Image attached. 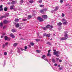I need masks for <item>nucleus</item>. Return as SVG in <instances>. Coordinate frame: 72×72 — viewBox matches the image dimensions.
<instances>
[{"label":"nucleus","mask_w":72,"mask_h":72,"mask_svg":"<svg viewBox=\"0 0 72 72\" xmlns=\"http://www.w3.org/2000/svg\"><path fill=\"white\" fill-rule=\"evenodd\" d=\"M53 54L54 55H56V56L58 57H59V55L58 54H60V52L59 51H56L55 52H54Z\"/></svg>","instance_id":"nucleus-1"},{"label":"nucleus","mask_w":72,"mask_h":72,"mask_svg":"<svg viewBox=\"0 0 72 72\" xmlns=\"http://www.w3.org/2000/svg\"><path fill=\"white\" fill-rule=\"evenodd\" d=\"M46 27L47 28H50V30L51 31V30H52V28H53V26L52 25H48L46 26Z\"/></svg>","instance_id":"nucleus-2"},{"label":"nucleus","mask_w":72,"mask_h":72,"mask_svg":"<svg viewBox=\"0 0 72 72\" xmlns=\"http://www.w3.org/2000/svg\"><path fill=\"white\" fill-rule=\"evenodd\" d=\"M37 19L39 21V22H42L44 21V20L42 18L40 17H39L37 18Z\"/></svg>","instance_id":"nucleus-3"},{"label":"nucleus","mask_w":72,"mask_h":72,"mask_svg":"<svg viewBox=\"0 0 72 72\" xmlns=\"http://www.w3.org/2000/svg\"><path fill=\"white\" fill-rule=\"evenodd\" d=\"M50 33H49L48 34H47L46 33H44L43 34V36H50Z\"/></svg>","instance_id":"nucleus-4"},{"label":"nucleus","mask_w":72,"mask_h":72,"mask_svg":"<svg viewBox=\"0 0 72 72\" xmlns=\"http://www.w3.org/2000/svg\"><path fill=\"white\" fill-rule=\"evenodd\" d=\"M68 38V37H63L61 38L60 39V40H67V39Z\"/></svg>","instance_id":"nucleus-5"},{"label":"nucleus","mask_w":72,"mask_h":72,"mask_svg":"<svg viewBox=\"0 0 72 72\" xmlns=\"http://www.w3.org/2000/svg\"><path fill=\"white\" fill-rule=\"evenodd\" d=\"M46 11V9H43L40 10V13H43L44 12H45Z\"/></svg>","instance_id":"nucleus-6"},{"label":"nucleus","mask_w":72,"mask_h":72,"mask_svg":"<svg viewBox=\"0 0 72 72\" xmlns=\"http://www.w3.org/2000/svg\"><path fill=\"white\" fill-rule=\"evenodd\" d=\"M42 17L44 19H46L48 18V16L46 15H43Z\"/></svg>","instance_id":"nucleus-7"},{"label":"nucleus","mask_w":72,"mask_h":72,"mask_svg":"<svg viewBox=\"0 0 72 72\" xmlns=\"http://www.w3.org/2000/svg\"><path fill=\"white\" fill-rule=\"evenodd\" d=\"M4 38L5 39V40H8V41H9L10 40V38H8V37L5 36L4 37Z\"/></svg>","instance_id":"nucleus-8"},{"label":"nucleus","mask_w":72,"mask_h":72,"mask_svg":"<svg viewBox=\"0 0 72 72\" xmlns=\"http://www.w3.org/2000/svg\"><path fill=\"white\" fill-rule=\"evenodd\" d=\"M64 33L66 34L64 35V36H69L68 35L66 34V33H68L67 31L64 32Z\"/></svg>","instance_id":"nucleus-9"},{"label":"nucleus","mask_w":72,"mask_h":72,"mask_svg":"<svg viewBox=\"0 0 72 72\" xmlns=\"http://www.w3.org/2000/svg\"><path fill=\"white\" fill-rule=\"evenodd\" d=\"M14 7V5L10 6V9H11V10H12V9H14L13 8Z\"/></svg>","instance_id":"nucleus-10"},{"label":"nucleus","mask_w":72,"mask_h":72,"mask_svg":"<svg viewBox=\"0 0 72 72\" xmlns=\"http://www.w3.org/2000/svg\"><path fill=\"white\" fill-rule=\"evenodd\" d=\"M58 8H59V7H58V6L56 7L54 10V11H57V10H58Z\"/></svg>","instance_id":"nucleus-11"},{"label":"nucleus","mask_w":72,"mask_h":72,"mask_svg":"<svg viewBox=\"0 0 72 72\" xmlns=\"http://www.w3.org/2000/svg\"><path fill=\"white\" fill-rule=\"evenodd\" d=\"M62 23L61 22H59L57 23V25L58 26H60L62 25Z\"/></svg>","instance_id":"nucleus-12"},{"label":"nucleus","mask_w":72,"mask_h":72,"mask_svg":"<svg viewBox=\"0 0 72 72\" xmlns=\"http://www.w3.org/2000/svg\"><path fill=\"white\" fill-rule=\"evenodd\" d=\"M16 1H13L12 3H11V4H15V2Z\"/></svg>","instance_id":"nucleus-13"},{"label":"nucleus","mask_w":72,"mask_h":72,"mask_svg":"<svg viewBox=\"0 0 72 72\" xmlns=\"http://www.w3.org/2000/svg\"><path fill=\"white\" fill-rule=\"evenodd\" d=\"M46 58V55H43L42 56V58L43 59H44V58Z\"/></svg>","instance_id":"nucleus-14"},{"label":"nucleus","mask_w":72,"mask_h":72,"mask_svg":"<svg viewBox=\"0 0 72 72\" xmlns=\"http://www.w3.org/2000/svg\"><path fill=\"white\" fill-rule=\"evenodd\" d=\"M15 27H16L17 28L18 27H19V24H17L15 25Z\"/></svg>","instance_id":"nucleus-15"},{"label":"nucleus","mask_w":72,"mask_h":72,"mask_svg":"<svg viewBox=\"0 0 72 72\" xmlns=\"http://www.w3.org/2000/svg\"><path fill=\"white\" fill-rule=\"evenodd\" d=\"M3 23L2 22H1L0 23V27H3Z\"/></svg>","instance_id":"nucleus-16"},{"label":"nucleus","mask_w":72,"mask_h":72,"mask_svg":"<svg viewBox=\"0 0 72 72\" xmlns=\"http://www.w3.org/2000/svg\"><path fill=\"white\" fill-rule=\"evenodd\" d=\"M32 17V16L30 15H28V19H30Z\"/></svg>","instance_id":"nucleus-17"},{"label":"nucleus","mask_w":72,"mask_h":72,"mask_svg":"<svg viewBox=\"0 0 72 72\" xmlns=\"http://www.w3.org/2000/svg\"><path fill=\"white\" fill-rule=\"evenodd\" d=\"M3 22L4 23H8V21L6 20H4L3 21Z\"/></svg>","instance_id":"nucleus-18"},{"label":"nucleus","mask_w":72,"mask_h":72,"mask_svg":"<svg viewBox=\"0 0 72 72\" xmlns=\"http://www.w3.org/2000/svg\"><path fill=\"white\" fill-rule=\"evenodd\" d=\"M23 2H24L22 0H21V1H20L21 4V5H22V4H23Z\"/></svg>","instance_id":"nucleus-19"},{"label":"nucleus","mask_w":72,"mask_h":72,"mask_svg":"<svg viewBox=\"0 0 72 72\" xmlns=\"http://www.w3.org/2000/svg\"><path fill=\"white\" fill-rule=\"evenodd\" d=\"M29 2L30 3H33V0H30V1H29Z\"/></svg>","instance_id":"nucleus-20"},{"label":"nucleus","mask_w":72,"mask_h":72,"mask_svg":"<svg viewBox=\"0 0 72 72\" xmlns=\"http://www.w3.org/2000/svg\"><path fill=\"white\" fill-rule=\"evenodd\" d=\"M52 61L53 63H55V59L54 58L52 59Z\"/></svg>","instance_id":"nucleus-21"},{"label":"nucleus","mask_w":72,"mask_h":72,"mask_svg":"<svg viewBox=\"0 0 72 72\" xmlns=\"http://www.w3.org/2000/svg\"><path fill=\"white\" fill-rule=\"evenodd\" d=\"M36 53H40V52H41V51L40 50H36Z\"/></svg>","instance_id":"nucleus-22"},{"label":"nucleus","mask_w":72,"mask_h":72,"mask_svg":"<svg viewBox=\"0 0 72 72\" xmlns=\"http://www.w3.org/2000/svg\"><path fill=\"white\" fill-rule=\"evenodd\" d=\"M12 32H15L16 31H15V29H14L12 30Z\"/></svg>","instance_id":"nucleus-23"},{"label":"nucleus","mask_w":72,"mask_h":72,"mask_svg":"<svg viewBox=\"0 0 72 72\" xmlns=\"http://www.w3.org/2000/svg\"><path fill=\"white\" fill-rule=\"evenodd\" d=\"M30 44L32 46H33L34 45V43L33 42H30Z\"/></svg>","instance_id":"nucleus-24"},{"label":"nucleus","mask_w":72,"mask_h":72,"mask_svg":"<svg viewBox=\"0 0 72 72\" xmlns=\"http://www.w3.org/2000/svg\"><path fill=\"white\" fill-rule=\"evenodd\" d=\"M6 33H3V34L2 36H6Z\"/></svg>","instance_id":"nucleus-25"},{"label":"nucleus","mask_w":72,"mask_h":72,"mask_svg":"<svg viewBox=\"0 0 72 72\" xmlns=\"http://www.w3.org/2000/svg\"><path fill=\"white\" fill-rule=\"evenodd\" d=\"M7 10H8V8L6 7H5L4 8V11H7Z\"/></svg>","instance_id":"nucleus-26"},{"label":"nucleus","mask_w":72,"mask_h":72,"mask_svg":"<svg viewBox=\"0 0 72 72\" xmlns=\"http://www.w3.org/2000/svg\"><path fill=\"white\" fill-rule=\"evenodd\" d=\"M63 24H67V23H68V22H66V21H65L64 22H63Z\"/></svg>","instance_id":"nucleus-27"},{"label":"nucleus","mask_w":72,"mask_h":72,"mask_svg":"<svg viewBox=\"0 0 72 72\" xmlns=\"http://www.w3.org/2000/svg\"><path fill=\"white\" fill-rule=\"evenodd\" d=\"M15 22H18V21H19V19H16L15 20Z\"/></svg>","instance_id":"nucleus-28"},{"label":"nucleus","mask_w":72,"mask_h":72,"mask_svg":"<svg viewBox=\"0 0 72 72\" xmlns=\"http://www.w3.org/2000/svg\"><path fill=\"white\" fill-rule=\"evenodd\" d=\"M17 43H15L14 45H13V46H14V47L16 46H17Z\"/></svg>","instance_id":"nucleus-29"},{"label":"nucleus","mask_w":72,"mask_h":72,"mask_svg":"<svg viewBox=\"0 0 72 72\" xmlns=\"http://www.w3.org/2000/svg\"><path fill=\"white\" fill-rule=\"evenodd\" d=\"M42 0H39V1H38V3H42Z\"/></svg>","instance_id":"nucleus-30"},{"label":"nucleus","mask_w":72,"mask_h":72,"mask_svg":"<svg viewBox=\"0 0 72 72\" xmlns=\"http://www.w3.org/2000/svg\"><path fill=\"white\" fill-rule=\"evenodd\" d=\"M20 50H21V51H23V50H25L26 51V50H25L24 49H22V48H20Z\"/></svg>","instance_id":"nucleus-31"},{"label":"nucleus","mask_w":72,"mask_h":72,"mask_svg":"<svg viewBox=\"0 0 72 72\" xmlns=\"http://www.w3.org/2000/svg\"><path fill=\"white\" fill-rule=\"evenodd\" d=\"M35 40H36V41H37V42H38L40 41V39H35Z\"/></svg>","instance_id":"nucleus-32"},{"label":"nucleus","mask_w":72,"mask_h":72,"mask_svg":"<svg viewBox=\"0 0 72 72\" xmlns=\"http://www.w3.org/2000/svg\"><path fill=\"white\" fill-rule=\"evenodd\" d=\"M51 54H50V53H48L47 54V56H49V57H51Z\"/></svg>","instance_id":"nucleus-33"},{"label":"nucleus","mask_w":72,"mask_h":72,"mask_svg":"<svg viewBox=\"0 0 72 72\" xmlns=\"http://www.w3.org/2000/svg\"><path fill=\"white\" fill-rule=\"evenodd\" d=\"M46 27H44V28H42V29H43L44 30H46Z\"/></svg>","instance_id":"nucleus-34"},{"label":"nucleus","mask_w":72,"mask_h":72,"mask_svg":"<svg viewBox=\"0 0 72 72\" xmlns=\"http://www.w3.org/2000/svg\"><path fill=\"white\" fill-rule=\"evenodd\" d=\"M10 36H14V35H13V34L11 33L10 35Z\"/></svg>","instance_id":"nucleus-35"},{"label":"nucleus","mask_w":72,"mask_h":72,"mask_svg":"<svg viewBox=\"0 0 72 72\" xmlns=\"http://www.w3.org/2000/svg\"><path fill=\"white\" fill-rule=\"evenodd\" d=\"M62 22H64V21H66L65 19H64L62 20Z\"/></svg>","instance_id":"nucleus-36"},{"label":"nucleus","mask_w":72,"mask_h":72,"mask_svg":"<svg viewBox=\"0 0 72 72\" xmlns=\"http://www.w3.org/2000/svg\"><path fill=\"white\" fill-rule=\"evenodd\" d=\"M47 44H48V45H51V44L50 43V42H48L47 43Z\"/></svg>","instance_id":"nucleus-37"},{"label":"nucleus","mask_w":72,"mask_h":72,"mask_svg":"<svg viewBox=\"0 0 72 72\" xmlns=\"http://www.w3.org/2000/svg\"><path fill=\"white\" fill-rule=\"evenodd\" d=\"M4 55H7V53L6 52H5L4 53Z\"/></svg>","instance_id":"nucleus-38"},{"label":"nucleus","mask_w":72,"mask_h":72,"mask_svg":"<svg viewBox=\"0 0 72 72\" xmlns=\"http://www.w3.org/2000/svg\"><path fill=\"white\" fill-rule=\"evenodd\" d=\"M44 60H46V61L48 62H49V61H48V59H47L45 58V59H44Z\"/></svg>","instance_id":"nucleus-39"},{"label":"nucleus","mask_w":72,"mask_h":72,"mask_svg":"<svg viewBox=\"0 0 72 72\" xmlns=\"http://www.w3.org/2000/svg\"><path fill=\"white\" fill-rule=\"evenodd\" d=\"M40 7H43L44 6V5H40Z\"/></svg>","instance_id":"nucleus-40"},{"label":"nucleus","mask_w":72,"mask_h":72,"mask_svg":"<svg viewBox=\"0 0 72 72\" xmlns=\"http://www.w3.org/2000/svg\"><path fill=\"white\" fill-rule=\"evenodd\" d=\"M64 14H63V13H62V17H64Z\"/></svg>","instance_id":"nucleus-41"},{"label":"nucleus","mask_w":72,"mask_h":72,"mask_svg":"<svg viewBox=\"0 0 72 72\" xmlns=\"http://www.w3.org/2000/svg\"><path fill=\"white\" fill-rule=\"evenodd\" d=\"M57 65H58L57 64L55 63L54 64V66H55V67H56V66H57Z\"/></svg>","instance_id":"nucleus-42"},{"label":"nucleus","mask_w":72,"mask_h":72,"mask_svg":"<svg viewBox=\"0 0 72 72\" xmlns=\"http://www.w3.org/2000/svg\"><path fill=\"white\" fill-rule=\"evenodd\" d=\"M51 50H49L48 51V53H50V51H51Z\"/></svg>","instance_id":"nucleus-43"},{"label":"nucleus","mask_w":72,"mask_h":72,"mask_svg":"<svg viewBox=\"0 0 72 72\" xmlns=\"http://www.w3.org/2000/svg\"><path fill=\"white\" fill-rule=\"evenodd\" d=\"M3 8V5H1L0 6V8Z\"/></svg>","instance_id":"nucleus-44"},{"label":"nucleus","mask_w":72,"mask_h":72,"mask_svg":"<svg viewBox=\"0 0 72 72\" xmlns=\"http://www.w3.org/2000/svg\"><path fill=\"white\" fill-rule=\"evenodd\" d=\"M24 49H27V46H25L24 47Z\"/></svg>","instance_id":"nucleus-45"},{"label":"nucleus","mask_w":72,"mask_h":72,"mask_svg":"<svg viewBox=\"0 0 72 72\" xmlns=\"http://www.w3.org/2000/svg\"><path fill=\"white\" fill-rule=\"evenodd\" d=\"M2 10H3V8H0V11H1Z\"/></svg>","instance_id":"nucleus-46"},{"label":"nucleus","mask_w":72,"mask_h":72,"mask_svg":"<svg viewBox=\"0 0 72 72\" xmlns=\"http://www.w3.org/2000/svg\"><path fill=\"white\" fill-rule=\"evenodd\" d=\"M22 21H27V19H23L22 20Z\"/></svg>","instance_id":"nucleus-47"},{"label":"nucleus","mask_w":72,"mask_h":72,"mask_svg":"<svg viewBox=\"0 0 72 72\" xmlns=\"http://www.w3.org/2000/svg\"><path fill=\"white\" fill-rule=\"evenodd\" d=\"M60 3H63V0H60Z\"/></svg>","instance_id":"nucleus-48"},{"label":"nucleus","mask_w":72,"mask_h":72,"mask_svg":"<svg viewBox=\"0 0 72 72\" xmlns=\"http://www.w3.org/2000/svg\"><path fill=\"white\" fill-rule=\"evenodd\" d=\"M7 4H8L9 5H10V4H11V3H10V2H8L7 3Z\"/></svg>","instance_id":"nucleus-49"},{"label":"nucleus","mask_w":72,"mask_h":72,"mask_svg":"<svg viewBox=\"0 0 72 72\" xmlns=\"http://www.w3.org/2000/svg\"><path fill=\"white\" fill-rule=\"evenodd\" d=\"M18 53H20V50L18 49Z\"/></svg>","instance_id":"nucleus-50"},{"label":"nucleus","mask_w":72,"mask_h":72,"mask_svg":"<svg viewBox=\"0 0 72 72\" xmlns=\"http://www.w3.org/2000/svg\"><path fill=\"white\" fill-rule=\"evenodd\" d=\"M59 69L61 70V69H62V68H59Z\"/></svg>","instance_id":"nucleus-51"},{"label":"nucleus","mask_w":72,"mask_h":72,"mask_svg":"<svg viewBox=\"0 0 72 72\" xmlns=\"http://www.w3.org/2000/svg\"><path fill=\"white\" fill-rule=\"evenodd\" d=\"M11 37H12V38H13V39H14V38H15V36H11Z\"/></svg>","instance_id":"nucleus-52"},{"label":"nucleus","mask_w":72,"mask_h":72,"mask_svg":"<svg viewBox=\"0 0 72 72\" xmlns=\"http://www.w3.org/2000/svg\"><path fill=\"white\" fill-rule=\"evenodd\" d=\"M8 42H6V43H5V45H8Z\"/></svg>","instance_id":"nucleus-53"},{"label":"nucleus","mask_w":72,"mask_h":72,"mask_svg":"<svg viewBox=\"0 0 72 72\" xmlns=\"http://www.w3.org/2000/svg\"><path fill=\"white\" fill-rule=\"evenodd\" d=\"M6 15H9V13H8L7 14H6Z\"/></svg>","instance_id":"nucleus-54"},{"label":"nucleus","mask_w":72,"mask_h":72,"mask_svg":"<svg viewBox=\"0 0 72 72\" xmlns=\"http://www.w3.org/2000/svg\"><path fill=\"white\" fill-rule=\"evenodd\" d=\"M59 62H62V60H59Z\"/></svg>","instance_id":"nucleus-55"},{"label":"nucleus","mask_w":72,"mask_h":72,"mask_svg":"<svg viewBox=\"0 0 72 72\" xmlns=\"http://www.w3.org/2000/svg\"><path fill=\"white\" fill-rule=\"evenodd\" d=\"M5 28V26H4L3 27V29H4V28Z\"/></svg>","instance_id":"nucleus-56"},{"label":"nucleus","mask_w":72,"mask_h":72,"mask_svg":"<svg viewBox=\"0 0 72 72\" xmlns=\"http://www.w3.org/2000/svg\"><path fill=\"white\" fill-rule=\"evenodd\" d=\"M4 16H1V18H4Z\"/></svg>","instance_id":"nucleus-57"},{"label":"nucleus","mask_w":72,"mask_h":72,"mask_svg":"<svg viewBox=\"0 0 72 72\" xmlns=\"http://www.w3.org/2000/svg\"><path fill=\"white\" fill-rule=\"evenodd\" d=\"M56 59L57 60H59V58H57Z\"/></svg>","instance_id":"nucleus-58"},{"label":"nucleus","mask_w":72,"mask_h":72,"mask_svg":"<svg viewBox=\"0 0 72 72\" xmlns=\"http://www.w3.org/2000/svg\"><path fill=\"white\" fill-rule=\"evenodd\" d=\"M54 12V10H52L51 11V12H52V13H53V12Z\"/></svg>","instance_id":"nucleus-59"},{"label":"nucleus","mask_w":72,"mask_h":72,"mask_svg":"<svg viewBox=\"0 0 72 72\" xmlns=\"http://www.w3.org/2000/svg\"><path fill=\"white\" fill-rule=\"evenodd\" d=\"M53 51H56V50H53Z\"/></svg>","instance_id":"nucleus-60"},{"label":"nucleus","mask_w":72,"mask_h":72,"mask_svg":"<svg viewBox=\"0 0 72 72\" xmlns=\"http://www.w3.org/2000/svg\"><path fill=\"white\" fill-rule=\"evenodd\" d=\"M29 47H30V48H31V45H29Z\"/></svg>","instance_id":"nucleus-61"},{"label":"nucleus","mask_w":72,"mask_h":72,"mask_svg":"<svg viewBox=\"0 0 72 72\" xmlns=\"http://www.w3.org/2000/svg\"><path fill=\"white\" fill-rule=\"evenodd\" d=\"M60 65H58V67H60Z\"/></svg>","instance_id":"nucleus-62"},{"label":"nucleus","mask_w":72,"mask_h":72,"mask_svg":"<svg viewBox=\"0 0 72 72\" xmlns=\"http://www.w3.org/2000/svg\"><path fill=\"white\" fill-rule=\"evenodd\" d=\"M53 36H55V34H53Z\"/></svg>","instance_id":"nucleus-63"},{"label":"nucleus","mask_w":72,"mask_h":72,"mask_svg":"<svg viewBox=\"0 0 72 72\" xmlns=\"http://www.w3.org/2000/svg\"><path fill=\"white\" fill-rule=\"evenodd\" d=\"M3 36H1V38H3Z\"/></svg>","instance_id":"nucleus-64"}]
</instances>
